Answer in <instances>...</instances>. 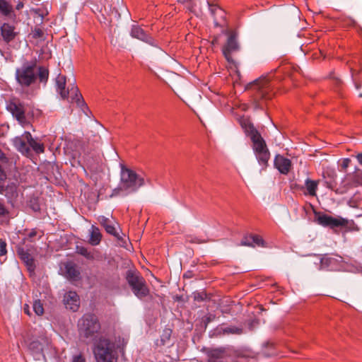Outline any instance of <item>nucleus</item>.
<instances>
[{
	"mask_svg": "<svg viewBox=\"0 0 362 362\" xmlns=\"http://www.w3.org/2000/svg\"><path fill=\"white\" fill-rule=\"evenodd\" d=\"M353 78L355 84V87L356 89H360L362 86L361 81V74L359 73L353 75Z\"/></svg>",
	"mask_w": 362,
	"mask_h": 362,
	"instance_id": "obj_36",
	"label": "nucleus"
},
{
	"mask_svg": "<svg viewBox=\"0 0 362 362\" xmlns=\"http://www.w3.org/2000/svg\"><path fill=\"white\" fill-rule=\"evenodd\" d=\"M357 160L362 165V152L356 156Z\"/></svg>",
	"mask_w": 362,
	"mask_h": 362,
	"instance_id": "obj_45",
	"label": "nucleus"
},
{
	"mask_svg": "<svg viewBox=\"0 0 362 362\" xmlns=\"http://www.w3.org/2000/svg\"><path fill=\"white\" fill-rule=\"evenodd\" d=\"M209 9L211 15L214 18V21L216 24L220 23V20L225 16V12L223 9L216 5L209 4Z\"/></svg>",
	"mask_w": 362,
	"mask_h": 362,
	"instance_id": "obj_26",
	"label": "nucleus"
},
{
	"mask_svg": "<svg viewBox=\"0 0 362 362\" xmlns=\"http://www.w3.org/2000/svg\"><path fill=\"white\" fill-rule=\"evenodd\" d=\"M264 240L262 238L258 235H251L248 238H245V240L243 241L242 245L247 246H262Z\"/></svg>",
	"mask_w": 362,
	"mask_h": 362,
	"instance_id": "obj_24",
	"label": "nucleus"
},
{
	"mask_svg": "<svg viewBox=\"0 0 362 362\" xmlns=\"http://www.w3.org/2000/svg\"><path fill=\"white\" fill-rule=\"evenodd\" d=\"M228 39L226 45L223 47V54L228 62H233L231 54L239 49L237 41L238 35L236 32L230 30L228 32Z\"/></svg>",
	"mask_w": 362,
	"mask_h": 362,
	"instance_id": "obj_11",
	"label": "nucleus"
},
{
	"mask_svg": "<svg viewBox=\"0 0 362 362\" xmlns=\"http://www.w3.org/2000/svg\"><path fill=\"white\" fill-rule=\"evenodd\" d=\"M247 88L252 91L255 109H263V103L275 95L273 86L267 76H262L249 83Z\"/></svg>",
	"mask_w": 362,
	"mask_h": 362,
	"instance_id": "obj_2",
	"label": "nucleus"
},
{
	"mask_svg": "<svg viewBox=\"0 0 362 362\" xmlns=\"http://www.w3.org/2000/svg\"><path fill=\"white\" fill-rule=\"evenodd\" d=\"M44 33L40 28H35L32 31V35L34 39H38L43 36Z\"/></svg>",
	"mask_w": 362,
	"mask_h": 362,
	"instance_id": "obj_35",
	"label": "nucleus"
},
{
	"mask_svg": "<svg viewBox=\"0 0 362 362\" xmlns=\"http://www.w3.org/2000/svg\"><path fill=\"white\" fill-rule=\"evenodd\" d=\"M64 304L67 309L76 311L80 305L78 295L75 291H69L64 295Z\"/></svg>",
	"mask_w": 362,
	"mask_h": 362,
	"instance_id": "obj_16",
	"label": "nucleus"
},
{
	"mask_svg": "<svg viewBox=\"0 0 362 362\" xmlns=\"http://www.w3.org/2000/svg\"><path fill=\"white\" fill-rule=\"evenodd\" d=\"M23 7V2H19V3L16 5V8L17 10H20V9H21Z\"/></svg>",
	"mask_w": 362,
	"mask_h": 362,
	"instance_id": "obj_46",
	"label": "nucleus"
},
{
	"mask_svg": "<svg viewBox=\"0 0 362 362\" xmlns=\"http://www.w3.org/2000/svg\"><path fill=\"white\" fill-rule=\"evenodd\" d=\"M6 243L4 240L0 238V262L6 259Z\"/></svg>",
	"mask_w": 362,
	"mask_h": 362,
	"instance_id": "obj_34",
	"label": "nucleus"
},
{
	"mask_svg": "<svg viewBox=\"0 0 362 362\" xmlns=\"http://www.w3.org/2000/svg\"><path fill=\"white\" fill-rule=\"evenodd\" d=\"M206 297V294L204 292H195L194 293V300L201 302L203 301Z\"/></svg>",
	"mask_w": 362,
	"mask_h": 362,
	"instance_id": "obj_37",
	"label": "nucleus"
},
{
	"mask_svg": "<svg viewBox=\"0 0 362 362\" xmlns=\"http://www.w3.org/2000/svg\"><path fill=\"white\" fill-rule=\"evenodd\" d=\"M98 222L105 228V231L113 235L114 237L119 239V234L117 232L116 228L114 226L113 223L108 218L101 216L98 218Z\"/></svg>",
	"mask_w": 362,
	"mask_h": 362,
	"instance_id": "obj_18",
	"label": "nucleus"
},
{
	"mask_svg": "<svg viewBox=\"0 0 362 362\" xmlns=\"http://www.w3.org/2000/svg\"><path fill=\"white\" fill-rule=\"evenodd\" d=\"M43 235V232L37 230V228L32 229L28 234V237L23 239V244H25L26 240H29L30 242L34 240L35 237L38 236V239L41 238Z\"/></svg>",
	"mask_w": 362,
	"mask_h": 362,
	"instance_id": "obj_30",
	"label": "nucleus"
},
{
	"mask_svg": "<svg viewBox=\"0 0 362 362\" xmlns=\"http://www.w3.org/2000/svg\"><path fill=\"white\" fill-rule=\"evenodd\" d=\"M223 332L227 334H241L243 330L240 327L230 326L223 329Z\"/></svg>",
	"mask_w": 362,
	"mask_h": 362,
	"instance_id": "obj_31",
	"label": "nucleus"
},
{
	"mask_svg": "<svg viewBox=\"0 0 362 362\" xmlns=\"http://www.w3.org/2000/svg\"><path fill=\"white\" fill-rule=\"evenodd\" d=\"M13 145L23 155L28 156L30 154V150L24 134L21 137H16L13 140Z\"/></svg>",
	"mask_w": 362,
	"mask_h": 362,
	"instance_id": "obj_19",
	"label": "nucleus"
},
{
	"mask_svg": "<svg viewBox=\"0 0 362 362\" xmlns=\"http://www.w3.org/2000/svg\"><path fill=\"white\" fill-rule=\"evenodd\" d=\"M94 354L98 362H115L117 359L115 344L107 339H100Z\"/></svg>",
	"mask_w": 362,
	"mask_h": 362,
	"instance_id": "obj_6",
	"label": "nucleus"
},
{
	"mask_svg": "<svg viewBox=\"0 0 362 362\" xmlns=\"http://www.w3.org/2000/svg\"><path fill=\"white\" fill-rule=\"evenodd\" d=\"M239 124L245 134L250 138L252 148L258 163L262 167V169H266L270 159V152L265 140L254 127L250 118L246 117H240L239 119Z\"/></svg>",
	"mask_w": 362,
	"mask_h": 362,
	"instance_id": "obj_1",
	"label": "nucleus"
},
{
	"mask_svg": "<svg viewBox=\"0 0 362 362\" xmlns=\"http://www.w3.org/2000/svg\"><path fill=\"white\" fill-rule=\"evenodd\" d=\"M76 252L84 257H86L87 259L89 260H93L95 258V253L97 252L96 251H90L86 247L83 246H77L76 247Z\"/></svg>",
	"mask_w": 362,
	"mask_h": 362,
	"instance_id": "obj_27",
	"label": "nucleus"
},
{
	"mask_svg": "<svg viewBox=\"0 0 362 362\" xmlns=\"http://www.w3.org/2000/svg\"><path fill=\"white\" fill-rule=\"evenodd\" d=\"M38 77L40 82H47L49 77L48 69L44 66H40L38 69Z\"/></svg>",
	"mask_w": 362,
	"mask_h": 362,
	"instance_id": "obj_32",
	"label": "nucleus"
},
{
	"mask_svg": "<svg viewBox=\"0 0 362 362\" xmlns=\"http://www.w3.org/2000/svg\"><path fill=\"white\" fill-rule=\"evenodd\" d=\"M33 310L36 315L41 316L44 313V308L43 304L40 301V300H36L33 303Z\"/></svg>",
	"mask_w": 362,
	"mask_h": 362,
	"instance_id": "obj_33",
	"label": "nucleus"
},
{
	"mask_svg": "<svg viewBox=\"0 0 362 362\" xmlns=\"http://www.w3.org/2000/svg\"><path fill=\"white\" fill-rule=\"evenodd\" d=\"M179 3L185 4L186 8L191 12L197 11V6L199 3V0H177Z\"/></svg>",
	"mask_w": 362,
	"mask_h": 362,
	"instance_id": "obj_28",
	"label": "nucleus"
},
{
	"mask_svg": "<svg viewBox=\"0 0 362 362\" xmlns=\"http://www.w3.org/2000/svg\"><path fill=\"white\" fill-rule=\"evenodd\" d=\"M36 64H24L21 68L16 69V78L22 86L28 87L34 83L37 78L35 73Z\"/></svg>",
	"mask_w": 362,
	"mask_h": 362,
	"instance_id": "obj_8",
	"label": "nucleus"
},
{
	"mask_svg": "<svg viewBox=\"0 0 362 362\" xmlns=\"http://www.w3.org/2000/svg\"><path fill=\"white\" fill-rule=\"evenodd\" d=\"M171 332H172L171 329H165L164 331V334H165V337L167 338V339H169V338L170 337V334H171Z\"/></svg>",
	"mask_w": 362,
	"mask_h": 362,
	"instance_id": "obj_44",
	"label": "nucleus"
},
{
	"mask_svg": "<svg viewBox=\"0 0 362 362\" xmlns=\"http://www.w3.org/2000/svg\"><path fill=\"white\" fill-rule=\"evenodd\" d=\"M13 11L12 6L6 0H0V12L2 15L8 16Z\"/></svg>",
	"mask_w": 362,
	"mask_h": 362,
	"instance_id": "obj_29",
	"label": "nucleus"
},
{
	"mask_svg": "<svg viewBox=\"0 0 362 362\" xmlns=\"http://www.w3.org/2000/svg\"><path fill=\"white\" fill-rule=\"evenodd\" d=\"M315 215L318 224L331 228L346 226L348 223L347 220L342 217L335 218L320 212H315Z\"/></svg>",
	"mask_w": 362,
	"mask_h": 362,
	"instance_id": "obj_9",
	"label": "nucleus"
},
{
	"mask_svg": "<svg viewBox=\"0 0 362 362\" xmlns=\"http://www.w3.org/2000/svg\"><path fill=\"white\" fill-rule=\"evenodd\" d=\"M72 362H86V360L81 355H78L74 357Z\"/></svg>",
	"mask_w": 362,
	"mask_h": 362,
	"instance_id": "obj_41",
	"label": "nucleus"
},
{
	"mask_svg": "<svg viewBox=\"0 0 362 362\" xmlns=\"http://www.w3.org/2000/svg\"><path fill=\"white\" fill-rule=\"evenodd\" d=\"M80 337L93 339L100 330L98 317L93 314H85L78 322Z\"/></svg>",
	"mask_w": 362,
	"mask_h": 362,
	"instance_id": "obj_3",
	"label": "nucleus"
},
{
	"mask_svg": "<svg viewBox=\"0 0 362 362\" xmlns=\"http://www.w3.org/2000/svg\"><path fill=\"white\" fill-rule=\"evenodd\" d=\"M102 237L100 229L95 226H92L90 233V238L88 240L89 244L93 246L99 245L101 242Z\"/></svg>",
	"mask_w": 362,
	"mask_h": 362,
	"instance_id": "obj_22",
	"label": "nucleus"
},
{
	"mask_svg": "<svg viewBox=\"0 0 362 362\" xmlns=\"http://www.w3.org/2000/svg\"><path fill=\"white\" fill-rule=\"evenodd\" d=\"M19 258L23 261L30 274L35 273L36 268L34 258L30 253V249L24 247L23 244H19L16 248Z\"/></svg>",
	"mask_w": 362,
	"mask_h": 362,
	"instance_id": "obj_12",
	"label": "nucleus"
},
{
	"mask_svg": "<svg viewBox=\"0 0 362 362\" xmlns=\"http://www.w3.org/2000/svg\"><path fill=\"white\" fill-rule=\"evenodd\" d=\"M0 33L2 40L7 44L14 40L20 34L16 27L9 23H4L1 25Z\"/></svg>",
	"mask_w": 362,
	"mask_h": 362,
	"instance_id": "obj_14",
	"label": "nucleus"
},
{
	"mask_svg": "<svg viewBox=\"0 0 362 362\" xmlns=\"http://www.w3.org/2000/svg\"><path fill=\"white\" fill-rule=\"evenodd\" d=\"M4 185L0 183V193L4 194Z\"/></svg>",
	"mask_w": 362,
	"mask_h": 362,
	"instance_id": "obj_47",
	"label": "nucleus"
},
{
	"mask_svg": "<svg viewBox=\"0 0 362 362\" xmlns=\"http://www.w3.org/2000/svg\"><path fill=\"white\" fill-rule=\"evenodd\" d=\"M6 178V175L0 165V180H4Z\"/></svg>",
	"mask_w": 362,
	"mask_h": 362,
	"instance_id": "obj_43",
	"label": "nucleus"
},
{
	"mask_svg": "<svg viewBox=\"0 0 362 362\" xmlns=\"http://www.w3.org/2000/svg\"><path fill=\"white\" fill-rule=\"evenodd\" d=\"M354 182L356 185L362 186V171L354 175Z\"/></svg>",
	"mask_w": 362,
	"mask_h": 362,
	"instance_id": "obj_38",
	"label": "nucleus"
},
{
	"mask_svg": "<svg viewBox=\"0 0 362 362\" xmlns=\"http://www.w3.org/2000/svg\"><path fill=\"white\" fill-rule=\"evenodd\" d=\"M144 184L143 177L137 175L134 170L122 168L121 171V182L119 188L129 193L136 191Z\"/></svg>",
	"mask_w": 362,
	"mask_h": 362,
	"instance_id": "obj_5",
	"label": "nucleus"
},
{
	"mask_svg": "<svg viewBox=\"0 0 362 362\" xmlns=\"http://www.w3.org/2000/svg\"><path fill=\"white\" fill-rule=\"evenodd\" d=\"M23 312L28 315V316H30L31 315V312H30V307L28 304H25L24 305V307H23Z\"/></svg>",
	"mask_w": 362,
	"mask_h": 362,
	"instance_id": "obj_42",
	"label": "nucleus"
},
{
	"mask_svg": "<svg viewBox=\"0 0 362 362\" xmlns=\"http://www.w3.org/2000/svg\"><path fill=\"white\" fill-rule=\"evenodd\" d=\"M24 137L28 141L29 148L31 147L36 153H42L45 151V146L42 143L38 142L34 139L31 134L28 132L24 133Z\"/></svg>",
	"mask_w": 362,
	"mask_h": 362,
	"instance_id": "obj_20",
	"label": "nucleus"
},
{
	"mask_svg": "<svg viewBox=\"0 0 362 362\" xmlns=\"http://www.w3.org/2000/svg\"><path fill=\"white\" fill-rule=\"evenodd\" d=\"M7 110L19 122V123H25L26 118L25 115V106L19 99L13 98L10 100L7 103Z\"/></svg>",
	"mask_w": 362,
	"mask_h": 362,
	"instance_id": "obj_10",
	"label": "nucleus"
},
{
	"mask_svg": "<svg viewBox=\"0 0 362 362\" xmlns=\"http://www.w3.org/2000/svg\"><path fill=\"white\" fill-rule=\"evenodd\" d=\"M8 213L4 204L0 202V216H4Z\"/></svg>",
	"mask_w": 362,
	"mask_h": 362,
	"instance_id": "obj_40",
	"label": "nucleus"
},
{
	"mask_svg": "<svg viewBox=\"0 0 362 362\" xmlns=\"http://www.w3.org/2000/svg\"><path fill=\"white\" fill-rule=\"evenodd\" d=\"M4 194L9 199H15L18 197V187L15 183H11L4 187Z\"/></svg>",
	"mask_w": 362,
	"mask_h": 362,
	"instance_id": "obj_25",
	"label": "nucleus"
},
{
	"mask_svg": "<svg viewBox=\"0 0 362 362\" xmlns=\"http://www.w3.org/2000/svg\"><path fill=\"white\" fill-rule=\"evenodd\" d=\"M350 163H351V159L350 158H344L342 160V162H341V167L344 170H346V168L349 167Z\"/></svg>",
	"mask_w": 362,
	"mask_h": 362,
	"instance_id": "obj_39",
	"label": "nucleus"
},
{
	"mask_svg": "<svg viewBox=\"0 0 362 362\" xmlns=\"http://www.w3.org/2000/svg\"><path fill=\"white\" fill-rule=\"evenodd\" d=\"M126 279L132 292L138 298L141 300L149 295L150 290L146 282L139 272L128 270L126 274Z\"/></svg>",
	"mask_w": 362,
	"mask_h": 362,
	"instance_id": "obj_4",
	"label": "nucleus"
},
{
	"mask_svg": "<svg viewBox=\"0 0 362 362\" xmlns=\"http://www.w3.org/2000/svg\"><path fill=\"white\" fill-rule=\"evenodd\" d=\"M131 36L134 38L139 39L151 45H154V40L147 34L140 26L132 25L131 30Z\"/></svg>",
	"mask_w": 362,
	"mask_h": 362,
	"instance_id": "obj_17",
	"label": "nucleus"
},
{
	"mask_svg": "<svg viewBox=\"0 0 362 362\" xmlns=\"http://www.w3.org/2000/svg\"><path fill=\"white\" fill-rule=\"evenodd\" d=\"M66 277L69 280L76 281L79 278L80 272L76 264L68 262L65 264Z\"/></svg>",
	"mask_w": 362,
	"mask_h": 362,
	"instance_id": "obj_21",
	"label": "nucleus"
},
{
	"mask_svg": "<svg viewBox=\"0 0 362 362\" xmlns=\"http://www.w3.org/2000/svg\"><path fill=\"white\" fill-rule=\"evenodd\" d=\"M55 83L57 91L62 99L70 98L72 101H76L78 105L80 104L82 95L79 93L78 88L74 84H72L71 88L68 87L66 88V78L65 76L59 74L55 79Z\"/></svg>",
	"mask_w": 362,
	"mask_h": 362,
	"instance_id": "obj_7",
	"label": "nucleus"
},
{
	"mask_svg": "<svg viewBox=\"0 0 362 362\" xmlns=\"http://www.w3.org/2000/svg\"><path fill=\"white\" fill-rule=\"evenodd\" d=\"M343 257L339 255H325L321 258L320 265L323 269L334 271L339 270L341 267Z\"/></svg>",
	"mask_w": 362,
	"mask_h": 362,
	"instance_id": "obj_13",
	"label": "nucleus"
},
{
	"mask_svg": "<svg viewBox=\"0 0 362 362\" xmlns=\"http://www.w3.org/2000/svg\"><path fill=\"white\" fill-rule=\"evenodd\" d=\"M359 97L362 98V93L359 94Z\"/></svg>",
	"mask_w": 362,
	"mask_h": 362,
	"instance_id": "obj_48",
	"label": "nucleus"
},
{
	"mask_svg": "<svg viewBox=\"0 0 362 362\" xmlns=\"http://www.w3.org/2000/svg\"><path fill=\"white\" fill-rule=\"evenodd\" d=\"M274 164L275 168L284 175H287L292 167L291 160L279 154L275 156Z\"/></svg>",
	"mask_w": 362,
	"mask_h": 362,
	"instance_id": "obj_15",
	"label": "nucleus"
},
{
	"mask_svg": "<svg viewBox=\"0 0 362 362\" xmlns=\"http://www.w3.org/2000/svg\"><path fill=\"white\" fill-rule=\"evenodd\" d=\"M318 183L319 182L317 180H313L310 178L306 179L305 181V186L307 192H304V194L312 197L316 196Z\"/></svg>",
	"mask_w": 362,
	"mask_h": 362,
	"instance_id": "obj_23",
	"label": "nucleus"
}]
</instances>
